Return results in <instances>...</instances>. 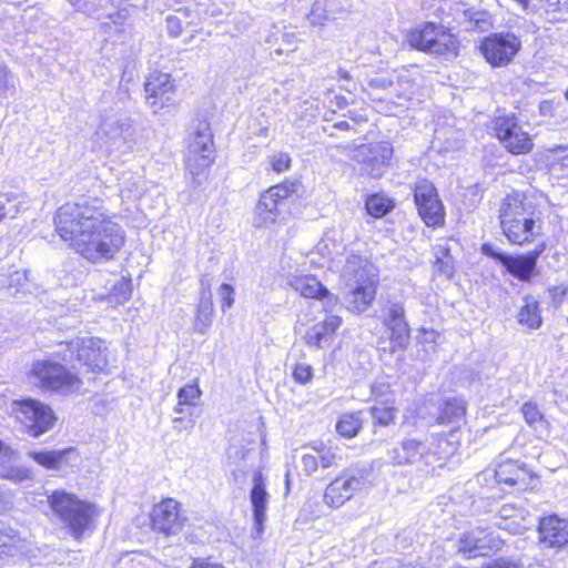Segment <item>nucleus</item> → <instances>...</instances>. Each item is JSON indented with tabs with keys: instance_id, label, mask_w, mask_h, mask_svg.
I'll return each mask as SVG.
<instances>
[{
	"instance_id": "f257e3e1",
	"label": "nucleus",
	"mask_w": 568,
	"mask_h": 568,
	"mask_svg": "<svg viewBox=\"0 0 568 568\" xmlns=\"http://www.w3.org/2000/svg\"><path fill=\"white\" fill-rule=\"evenodd\" d=\"M54 225L63 241L92 262L113 258L125 243L123 229L98 199L63 204L55 213Z\"/></svg>"
},
{
	"instance_id": "f03ea898",
	"label": "nucleus",
	"mask_w": 568,
	"mask_h": 568,
	"mask_svg": "<svg viewBox=\"0 0 568 568\" xmlns=\"http://www.w3.org/2000/svg\"><path fill=\"white\" fill-rule=\"evenodd\" d=\"M347 310L363 313L373 303L378 286V268L365 256L349 254L341 271Z\"/></svg>"
},
{
	"instance_id": "7ed1b4c3",
	"label": "nucleus",
	"mask_w": 568,
	"mask_h": 568,
	"mask_svg": "<svg viewBox=\"0 0 568 568\" xmlns=\"http://www.w3.org/2000/svg\"><path fill=\"white\" fill-rule=\"evenodd\" d=\"M49 505L58 519L69 529L75 539L92 530L100 508L74 494L57 490L49 497Z\"/></svg>"
},
{
	"instance_id": "20e7f679",
	"label": "nucleus",
	"mask_w": 568,
	"mask_h": 568,
	"mask_svg": "<svg viewBox=\"0 0 568 568\" xmlns=\"http://www.w3.org/2000/svg\"><path fill=\"white\" fill-rule=\"evenodd\" d=\"M214 159L215 146L210 124L201 120L192 126L186 138L185 169L194 186L206 180Z\"/></svg>"
},
{
	"instance_id": "39448f33",
	"label": "nucleus",
	"mask_w": 568,
	"mask_h": 568,
	"mask_svg": "<svg viewBox=\"0 0 568 568\" xmlns=\"http://www.w3.org/2000/svg\"><path fill=\"white\" fill-rule=\"evenodd\" d=\"M454 452L453 443L442 436L432 435L426 442L405 438L390 450L389 455L394 465L405 466L423 462L425 466H430L435 462L445 459Z\"/></svg>"
},
{
	"instance_id": "423d86ee",
	"label": "nucleus",
	"mask_w": 568,
	"mask_h": 568,
	"mask_svg": "<svg viewBox=\"0 0 568 568\" xmlns=\"http://www.w3.org/2000/svg\"><path fill=\"white\" fill-rule=\"evenodd\" d=\"M57 355L63 362L74 357L81 366L92 373H104L112 362V353L108 343L99 337H75L60 344Z\"/></svg>"
},
{
	"instance_id": "0eeeda50",
	"label": "nucleus",
	"mask_w": 568,
	"mask_h": 568,
	"mask_svg": "<svg viewBox=\"0 0 568 568\" xmlns=\"http://www.w3.org/2000/svg\"><path fill=\"white\" fill-rule=\"evenodd\" d=\"M405 40L412 48L430 54L445 57L458 54V39L445 27L433 22L419 24L407 31Z\"/></svg>"
},
{
	"instance_id": "6e6552de",
	"label": "nucleus",
	"mask_w": 568,
	"mask_h": 568,
	"mask_svg": "<svg viewBox=\"0 0 568 568\" xmlns=\"http://www.w3.org/2000/svg\"><path fill=\"white\" fill-rule=\"evenodd\" d=\"M30 382L45 392L69 395L80 389L81 379L52 359L36 361L29 373Z\"/></svg>"
},
{
	"instance_id": "1a4fd4ad",
	"label": "nucleus",
	"mask_w": 568,
	"mask_h": 568,
	"mask_svg": "<svg viewBox=\"0 0 568 568\" xmlns=\"http://www.w3.org/2000/svg\"><path fill=\"white\" fill-rule=\"evenodd\" d=\"M14 413L28 434L33 437L47 433L57 420L53 410L48 405L34 399L16 403Z\"/></svg>"
},
{
	"instance_id": "9d476101",
	"label": "nucleus",
	"mask_w": 568,
	"mask_h": 568,
	"mask_svg": "<svg viewBox=\"0 0 568 568\" xmlns=\"http://www.w3.org/2000/svg\"><path fill=\"white\" fill-rule=\"evenodd\" d=\"M414 200L418 214L427 226L437 227L444 224L445 207L430 181L420 180L416 183Z\"/></svg>"
},
{
	"instance_id": "9b49d317",
	"label": "nucleus",
	"mask_w": 568,
	"mask_h": 568,
	"mask_svg": "<svg viewBox=\"0 0 568 568\" xmlns=\"http://www.w3.org/2000/svg\"><path fill=\"white\" fill-rule=\"evenodd\" d=\"M296 190V184L293 182H284L271 186L261 195L255 206L254 224L256 226H266L275 223L280 216V203L290 197Z\"/></svg>"
},
{
	"instance_id": "f8f14e48",
	"label": "nucleus",
	"mask_w": 568,
	"mask_h": 568,
	"mask_svg": "<svg viewBox=\"0 0 568 568\" xmlns=\"http://www.w3.org/2000/svg\"><path fill=\"white\" fill-rule=\"evenodd\" d=\"M152 530L173 536L179 534L185 518L181 515L180 504L173 498H164L155 504L150 513Z\"/></svg>"
},
{
	"instance_id": "ddd939ff",
	"label": "nucleus",
	"mask_w": 568,
	"mask_h": 568,
	"mask_svg": "<svg viewBox=\"0 0 568 568\" xmlns=\"http://www.w3.org/2000/svg\"><path fill=\"white\" fill-rule=\"evenodd\" d=\"M144 90L148 105L158 113L173 104L176 85L171 74L153 71L146 78Z\"/></svg>"
},
{
	"instance_id": "4468645a",
	"label": "nucleus",
	"mask_w": 568,
	"mask_h": 568,
	"mask_svg": "<svg viewBox=\"0 0 568 568\" xmlns=\"http://www.w3.org/2000/svg\"><path fill=\"white\" fill-rule=\"evenodd\" d=\"M325 306H327L325 304ZM341 316L332 314L326 307L320 310L311 320L305 332L304 341L310 347L322 348L332 341L335 332L342 325Z\"/></svg>"
},
{
	"instance_id": "2eb2a0df",
	"label": "nucleus",
	"mask_w": 568,
	"mask_h": 568,
	"mask_svg": "<svg viewBox=\"0 0 568 568\" xmlns=\"http://www.w3.org/2000/svg\"><path fill=\"white\" fill-rule=\"evenodd\" d=\"M362 488V478L342 473L325 488L324 504L333 509L342 507Z\"/></svg>"
},
{
	"instance_id": "dca6fc26",
	"label": "nucleus",
	"mask_w": 568,
	"mask_h": 568,
	"mask_svg": "<svg viewBox=\"0 0 568 568\" xmlns=\"http://www.w3.org/2000/svg\"><path fill=\"white\" fill-rule=\"evenodd\" d=\"M286 283L296 293L306 298L324 297L326 305H336L337 296L331 294L327 288L313 275L290 273Z\"/></svg>"
},
{
	"instance_id": "f3484780",
	"label": "nucleus",
	"mask_w": 568,
	"mask_h": 568,
	"mask_svg": "<svg viewBox=\"0 0 568 568\" xmlns=\"http://www.w3.org/2000/svg\"><path fill=\"white\" fill-rule=\"evenodd\" d=\"M397 87L395 98L385 97L378 99V110L387 115H399L406 111L409 106L413 95L416 93V84L407 77H399L397 80Z\"/></svg>"
},
{
	"instance_id": "a211bd4d",
	"label": "nucleus",
	"mask_w": 568,
	"mask_h": 568,
	"mask_svg": "<svg viewBox=\"0 0 568 568\" xmlns=\"http://www.w3.org/2000/svg\"><path fill=\"white\" fill-rule=\"evenodd\" d=\"M504 234L514 244H524L531 241L540 230L536 226L532 219L524 216H514L513 219H504L501 221Z\"/></svg>"
},
{
	"instance_id": "6ab92c4d",
	"label": "nucleus",
	"mask_w": 568,
	"mask_h": 568,
	"mask_svg": "<svg viewBox=\"0 0 568 568\" xmlns=\"http://www.w3.org/2000/svg\"><path fill=\"white\" fill-rule=\"evenodd\" d=\"M539 541L546 547H561L568 542V521L548 516L539 523Z\"/></svg>"
},
{
	"instance_id": "aec40b11",
	"label": "nucleus",
	"mask_w": 568,
	"mask_h": 568,
	"mask_svg": "<svg viewBox=\"0 0 568 568\" xmlns=\"http://www.w3.org/2000/svg\"><path fill=\"white\" fill-rule=\"evenodd\" d=\"M32 550V544L21 538L16 530L0 529V559L4 556L16 562L29 558Z\"/></svg>"
},
{
	"instance_id": "412c9836",
	"label": "nucleus",
	"mask_w": 568,
	"mask_h": 568,
	"mask_svg": "<svg viewBox=\"0 0 568 568\" xmlns=\"http://www.w3.org/2000/svg\"><path fill=\"white\" fill-rule=\"evenodd\" d=\"M499 124V142L511 154H526L529 153L534 146L532 140L521 126L511 124L510 126L503 128Z\"/></svg>"
},
{
	"instance_id": "4be33fe9",
	"label": "nucleus",
	"mask_w": 568,
	"mask_h": 568,
	"mask_svg": "<svg viewBox=\"0 0 568 568\" xmlns=\"http://www.w3.org/2000/svg\"><path fill=\"white\" fill-rule=\"evenodd\" d=\"M100 131L113 145L130 142L135 133L132 122L121 116L104 118Z\"/></svg>"
},
{
	"instance_id": "5701e85b",
	"label": "nucleus",
	"mask_w": 568,
	"mask_h": 568,
	"mask_svg": "<svg viewBox=\"0 0 568 568\" xmlns=\"http://www.w3.org/2000/svg\"><path fill=\"white\" fill-rule=\"evenodd\" d=\"M250 497L253 506L254 523L257 529H261L266 518V508L270 496L266 491L263 475L258 470L253 474V487L251 489Z\"/></svg>"
},
{
	"instance_id": "b1692460",
	"label": "nucleus",
	"mask_w": 568,
	"mask_h": 568,
	"mask_svg": "<svg viewBox=\"0 0 568 568\" xmlns=\"http://www.w3.org/2000/svg\"><path fill=\"white\" fill-rule=\"evenodd\" d=\"M538 258V252L528 255L507 256L499 253V262L508 273L520 281H529Z\"/></svg>"
},
{
	"instance_id": "393cba45",
	"label": "nucleus",
	"mask_w": 568,
	"mask_h": 568,
	"mask_svg": "<svg viewBox=\"0 0 568 568\" xmlns=\"http://www.w3.org/2000/svg\"><path fill=\"white\" fill-rule=\"evenodd\" d=\"M316 248L318 253L329 260H334L335 257L342 255L345 251V244L341 232L337 230H332L325 233Z\"/></svg>"
},
{
	"instance_id": "a878e982",
	"label": "nucleus",
	"mask_w": 568,
	"mask_h": 568,
	"mask_svg": "<svg viewBox=\"0 0 568 568\" xmlns=\"http://www.w3.org/2000/svg\"><path fill=\"white\" fill-rule=\"evenodd\" d=\"M485 540L483 530L467 532L459 540V551L468 554L469 557L487 556Z\"/></svg>"
},
{
	"instance_id": "bb28decb",
	"label": "nucleus",
	"mask_w": 568,
	"mask_h": 568,
	"mask_svg": "<svg viewBox=\"0 0 568 568\" xmlns=\"http://www.w3.org/2000/svg\"><path fill=\"white\" fill-rule=\"evenodd\" d=\"M390 338V352H396L397 349H404L407 345L409 337V328L405 318L402 320H386L385 322Z\"/></svg>"
},
{
	"instance_id": "cd10ccee",
	"label": "nucleus",
	"mask_w": 568,
	"mask_h": 568,
	"mask_svg": "<svg viewBox=\"0 0 568 568\" xmlns=\"http://www.w3.org/2000/svg\"><path fill=\"white\" fill-rule=\"evenodd\" d=\"M518 322L530 329H536L541 325L539 304L534 297H525V304L518 313Z\"/></svg>"
},
{
	"instance_id": "c85d7f7f",
	"label": "nucleus",
	"mask_w": 568,
	"mask_h": 568,
	"mask_svg": "<svg viewBox=\"0 0 568 568\" xmlns=\"http://www.w3.org/2000/svg\"><path fill=\"white\" fill-rule=\"evenodd\" d=\"M521 48L520 39L510 32H499V65L508 64Z\"/></svg>"
},
{
	"instance_id": "c756f323",
	"label": "nucleus",
	"mask_w": 568,
	"mask_h": 568,
	"mask_svg": "<svg viewBox=\"0 0 568 568\" xmlns=\"http://www.w3.org/2000/svg\"><path fill=\"white\" fill-rule=\"evenodd\" d=\"M372 153L373 155L368 159L373 165L387 164L393 155V148L389 142H379L375 145H362L358 149L357 156L366 155Z\"/></svg>"
},
{
	"instance_id": "7c9ffc66",
	"label": "nucleus",
	"mask_w": 568,
	"mask_h": 568,
	"mask_svg": "<svg viewBox=\"0 0 568 568\" xmlns=\"http://www.w3.org/2000/svg\"><path fill=\"white\" fill-rule=\"evenodd\" d=\"M68 450H61V452H52V450H42V452H36L30 450L28 453V456L32 458L36 463L41 465L42 467L47 469H59L60 466L65 460V455Z\"/></svg>"
},
{
	"instance_id": "2f4dec72",
	"label": "nucleus",
	"mask_w": 568,
	"mask_h": 568,
	"mask_svg": "<svg viewBox=\"0 0 568 568\" xmlns=\"http://www.w3.org/2000/svg\"><path fill=\"white\" fill-rule=\"evenodd\" d=\"M212 315H213V303L210 294L207 296L205 293H202L200 304L197 306L196 317H195V329L204 334L206 329L212 324Z\"/></svg>"
},
{
	"instance_id": "473e14b6",
	"label": "nucleus",
	"mask_w": 568,
	"mask_h": 568,
	"mask_svg": "<svg viewBox=\"0 0 568 568\" xmlns=\"http://www.w3.org/2000/svg\"><path fill=\"white\" fill-rule=\"evenodd\" d=\"M362 413H347L341 416L336 424V432L346 438H353L357 435L363 425Z\"/></svg>"
},
{
	"instance_id": "72a5a7b5",
	"label": "nucleus",
	"mask_w": 568,
	"mask_h": 568,
	"mask_svg": "<svg viewBox=\"0 0 568 568\" xmlns=\"http://www.w3.org/2000/svg\"><path fill=\"white\" fill-rule=\"evenodd\" d=\"M464 415L465 403L458 398L448 399L438 417V423H458L463 419Z\"/></svg>"
},
{
	"instance_id": "f704fd0d",
	"label": "nucleus",
	"mask_w": 568,
	"mask_h": 568,
	"mask_svg": "<svg viewBox=\"0 0 568 568\" xmlns=\"http://www.w3.org/2000/svg\"><path fill=\"white\" fill-rule=\"evenodd\" d=\"M0 285L7 290H14V292H24L29 287L28 271L14 270L1 275Z\"/></svg>"
},
{
	"instance_id": "c9c22d12",
	"label": "nucleus",
	"mask_w": 568,
	"mask_h": 568,
	"mask_svg": "<svg viewBox=\"0 0 568 568\" xmlns=\"http://www.w3.org/2000/svg\"><path fill=\"white\" fill-rule=\"evenodd\" d=\"M367 213L374 217H382L394 206L393 201L382 194H373L366 200Z\"/></svg>"
},
{
	"instance_id": "e433bc0d",
	"label": "nucleus",
	"mask_w": 568,
	"mask_h": 568,
	"mask_svg": "<svg viewBox=\"0 0 568 568\" xmlns=\"http://www.w3.org/2000/svg\"><path fill=\"white\" fill-rule=\"evenodd\" d=\"M499 468H501V473H499V483L503 481L505 484L515 485L519 481H524L525 479V469L521 466H514L507 460H501L499 463Z\"/></svg>"
},
{
	"instance_id": "4c0bfd02",
	"label": "nucleus",
	"mask_w": 568,
	"mask_h": 568,
	"mask_svg": "<svg viewBox=\"0 0 568 568\" xmlns=\"http://www.w3.org/2000/svg\"><path fill=\"white\" fill-rule=\"evenodd\" d=\"M521 413L524 418L529 426L535 429H544L547 428V420L544 418V415L539 410L536 404L525 403L521 407Z\"/></svg>"
},
{
	"instance_id": "58836bf2",
	"label": "nucleus",
	"mask_w": 568,
	"mask_h": 568,
	"mask_svg": "<svg viewBox=\"0 0 568 568\" xmlns=\"http://www.w3.org/2000/svg\"><path fill=\"white\" fill-rule=\"evenodd\" d=\"M500 211H503V216L505 219H510L513 215L521 216L524 214L523 195L517 192L507 194L504 199Z\"/></svg>"
},
{
	"instance_id": "ea45409f",
	"label": "nucleus",
	"mask_w": 568,
	"mask_h": 568,
	"mask_svg": "<svg viewBox=\"0 0 568 568\" xmlns=\"http://www.w3.org/2000/svg\"><path fill=\"white\" fill-rule=\"evenodd\" d=\"M463 14L466 21L473 23L471 28L475 30L486 31L493 24L491 18L487 12L466 9Z\"/></svg>"
},
{
	"instance_id": "a19ab883",
	"label": "nucleus",
	"mask_w": 568,
	"mask_h": 568,
	"mask_svg": "<svg viewBox=\"0 0 568 568\" xmlns=\"http://www.w3.org/2000/svg\"><path fill=\"white\" fill-rule=\"evenodd\" d=\"M14 92V78L9 68L6 64L0 63V103L12 97Z\"/></svg>"
},
{
	"instance_id": "79ce46f5",
	"label": "nucleus",
	"mask_w": 568,
	"mask_h": 568,
	"mask_svg": "<svg viewBox=\"0 0 568 568\" xmlns=\"http://www.w3.org/2000/svg\"><path fill=\"white\" fill-rule=\"evenodd\" d=\"M202 390L196 383L186 384L178 390L180 405L195 406L201 398Z\"/></svg>"
},
{
	"instance_id": "37998d69",
	"label": "nucleus",
	"mask_w": 568,
	"mask_h": 568,
	"mask_svg": "<svg viewBox=\"0 0 568 568\" xmlns=\"http://www.w3.org/2000/svg\"><path fill=\"white\" fill-rule=\"evenodd\" d=\"M383 407L373 406L371 408L374 420L381 426H388L395 420L396 409L392 404H383Z\"/></svg>"
},
{
	"instance_id": "c03bdc74",
	"label": "nucleus",
	"mask_w": 568,
	"mask_h": 568,
	"mask_svg": "<svg viewBox=\"0 0 568 568\" xmlns=\"http://www.w3.org/2000/svg\"><path fill=\"white\" fill-rule=\"evenodd\" d=\"M515 508H513L508 504H504L499 508V518L504 520V523L499 521V529H504L509 531L510 534H521V531L525 529L524 526L519 524H515L514 521L508 523L507 520L510 519L514 515Z\"/></svg>"
},
{
	"instance_id": "a18cd8bd",
	"label": "nucleus",
	"mask_w": 568,
	"mask_h": 568,
	"mask_svg": "<svg viewBox=\"0 0 568 568\" xmlns=\"http://www.w3.org/2000/svg\"><path fill=\"white\" fill-rule=\"evenodd\" d=\"M480 53L493 67L497 65V34L487 37L479 45Z\"/></svg>"
},
{
	"instance_id": "49530a36",
	"label": "nucleus",
	"mask_w": 568,
	"mask_h": 568,
	"mask_svg": "<svg viewBox=\"0 0 568 568\" xmlns=\"http://www.w3.org/2000/svg\"><path fill=\"white\" fill-rule=\"evenodd\" d=\"M271 169L276 173H283L291 169L292 158L287 152H276L267 158Z\"/></svg>"
},
{
	"instance_id": "de8ad7c7",
	"label": "nucleus",
	"mask_w": 568,
	"mask_h": 568,
	"mask_svg": "<svg viewBox=\"0 0 568 568\" xmlns=\"http://www.w3.org/2000/svg\"><path fill=\"white\" fill-rule=\"evenodd\" d=\"M132 294L131 282L126 280H121L116 283L111 292L110 300L116 304H122L126 302Z\"/></svg>"
},
{
	"instance_id": "09e8293b",
	"label": "nucleus",
	"mask_w": 568,
	"mask_h": 568,
	"mask_svg": "<svg viewBox=\"0 0 568 568\" xmlns=\"http://www.w3.org/2000/svg\"><path fill=\"white\" fill-rule=\"evenodd\" d=\"M314 449L318 454V466L323 468H331L337 465L338 456L333 448H327L323 444L315 446Z\"/></svg>"
},
{
	"instance_id": "8fccbe9b",
	"label": "nucleus",
	"mask_w": 568,
	"mask_h": 568,
	"mask_svg": "<svg viewBox=\"0 0 568 568\" xmlns=\"http://www.w3.org/2000/svg\"><path fill=\"white\" fill-rule=\"evenodd\" d=\"M313 367L306 363H297L292 372L294 381L298 384L305 385L313 379Z\"/></svg>"
},
{
	"instance_id": "3c124183",
	"label": "nucleus",
	"mask_w": 568,
	"mask_h": 568,
	"mask_svg": "<svg viewBox=\"0 0 568 568\" xmlns=\"http://www.w3.org/2000/svg\"><path fill=\"white\" fill-rule=\"evenodd\" d=\"M307 18L311 24L323 26L328 20L326 6L321 1H315Z\"/></svg>"
},
{
	"instance_id": "603ef678",
	"label": "nucleus",
	"mask_w": 568,
	"mask_h": 568,
	"mask_svg": "<svg viewBox=\"0 0 568 568\" xmlns=\"http://www.w3.org/2000/svg\"><path fill=\"white\" fill-rule=\"evenodd\" d=\"M234 287L230 284L223 283L219 290L217 295L221 301V308L223 312L231 308L234 304Z\"/></svg>"
},
{
	"instance_id": "864d4df0",
	"label": "nucleus",
	"mask_w": 568,
	"mask_h": 568,
	"mask_svg": "<svg viewBox=\"0 0 568 568\" xmlns=\"http://www.w3.org/2000/svg\"><path fill=\"white\" fill-rule=\"evenodd\" d=\"M1 476L12 481L20 483L30 479L31 471L24 467H8L1 470Z\"/></svg>"
},
{
	"instance_id": "5fc2aeb1",
	"label": "nucleus",
	"mask_w": 568,
	"mask_h": 568,
	"mask_svg": "<svg viewBox=\"0 0 568 568\" xmlns=\"http://www.w3.org/2000/svg\"><path fill=\"white\" fill-rule=\"evenodd\" d=\"M372 395L374 396L375 400L379 402L381 404L393 403L390 399L389 385L386 383L374 384L372 386Z\"/></svg>"
},
{
	"instance_id": "6e6d98bb",
	"label": "nucleus",
	"mask_w": 568,
	"mask_h": 568,
	"mask_svg": "<svg viewBox=\"0 0 568 568\" xmlns=\"http://www.w3.org/2000/svg\"><path fill=\"white\" fill-rule=\"evenodd\" d=\"M438 337H439L438 332L433 328H424L423 327L418 331V339L424 345H427L426 351H428V349L434 351V345L436 344Z\"/></svg>"
},
{
	"instance_id": "4d7b16f0",
	"label": "nucleus",
	"mask_w": 568,
	"mask_h": 568,
	"mask_svg": "<svg viewBox=\"0 0 568 568\" xmlns=\"http://www.w3.org/2000/svg\"><path fill=\"white\" fill-rule=\"evenodd\" d=\"M70 2L78 10L92 14L101 7L102 0H70Z\"/></svg>"
},
{
	"instance_id": "13d9d810",
	"label": "nucleus",
	"mask_w": 568,
	"mask_h": 568,
	"mask_svg": "<svg viewBox=\"0 0 568 568\" xmlns=\"http://www.w3.org/2000/svg\"><path fill=\"white\" fill-rule=\"evenodd\" d=\"M301 466H302L303 471L306 475L310 476V475L314 474L318 468L317 455H314L311 453L303 454L301 457Z\"/></svg>"
},
{
	"instance_id": "bf43d9fd",
	"label": "nucleus",
	"mask_w": 568,
	"mask_h": 568,
	"mask_svg": "<svg viewBox=\"0 0 568 568\" xmlns=\"http://www.w3.org/2000/svg\"><path fill=\"white\" fill-rule=\"evenodd\" d=\"M166 29L170 36L179 37L183 31V22L178 16L166 17Z\"/></svg>"
},
{
	"instance_id": "052dcab7",
	"label": "nucleus",
	"mask_w": 568,
	"mask_h": 568,
	"mask_svg": "<svg viewBox=\"0 0 568 568\" xmlns=\"http://www.w3.org/2000/svg\"><path fill=\"white\" fill-rule=\"evenodd\" d=\"M123 200L133 201L141 195V187L136 182L123 185L120 190Z\"/></svg>"
},
{
	"instance_id": "680f3d73",
	"label": "nucleus",
	"mask_w": 568,
	"mask_h": 568,
	"mask_svg": "<svg viewBox=\"0 0 568 568\" xmlns=\"http://www.w3.org/2000/svg\"><path fill=\"white\" fill-rule=\"evenodd\" d=\"M443 252L447 255V260L437 257L435 262V267H437V270L447 277H450L453 276L454 273V266L452 264L450 258L448 257V250L444 248Z\"/></svg>"
},
{
	"instance_id": "e2e57ef3",
	"label": "nucleus",
	"mask_w": 568,
	"mask_h": 568,
	"mask_svg": "<svg viewBox=\"0 0 568 568\" xmlns=\"http://www.w3.org/2000/svg\"><path fill=\"white\" fill-rule=\"evenodd\" d=\"M405 311L404 307L400 304H392L388 310V316L387 320H402L405 318L404 316Z\"/></svg>"
},
{
	"instance_id": "0e129e2a",
	"label": "nucleus",
	"mask_w": 568,
	"mask_h": 568,
	"mask_svg": "<svg viewBox=\"0 0 568 568\" xmlns=\"http://www.w3.org/2000/svg\"><path fill=\"white\" fill-rule=\"evenodd\" d=\"M369 85L372 88L386 90L393 85V81L388 80L387 78H384V77H378V78H374V79L369 80Z\"/></svg>"
},
{
	"instance_id": "69168bd1",
	"label": "nucleus",
	"mask_w": 568,
	"mask_h": 568,
	"mask_svg": "<svg viewBox=\"0 0 568 568\" xmlns=\"http://www.w3.org/2000/svg\"><path fill=\"white\" fill-rule=\"evenodd\" d=\"M13 450H11L0 440V464L2 465L6 463H10L13 458Z\"/></svg>"
},
{
	"instance_id": "338daca9",
	"label": "nucleus",
	"mask_w": 568,
	"mask_h": 568,
	"mask_svg": "<svg viewBox=\"0 0 568 568\" xmlns=\"http://www.w3.org/2000/svg\"><path fill=\"white\" fill-rule=\"evenodd\" d=\"M191 568H224L223 566L219 564H213L210 561H206L204 559H196Z\"/></svg>"
},
{
	"instance_id": "774afa93",
	"label": "nucleus",
	"mask_w": 568,
	"mask_h": 568,
	"mask_svg": "<svg viewBox=\"0 0 568 568\" xmlns=\"http://www.w3.org/2000/svg\"><path fill=\"white\" fill-rule=\"evenodd\" d=\"M499 568H525L521 564L515 560L499 558Z\"/></svg>"
}]
</instances>
